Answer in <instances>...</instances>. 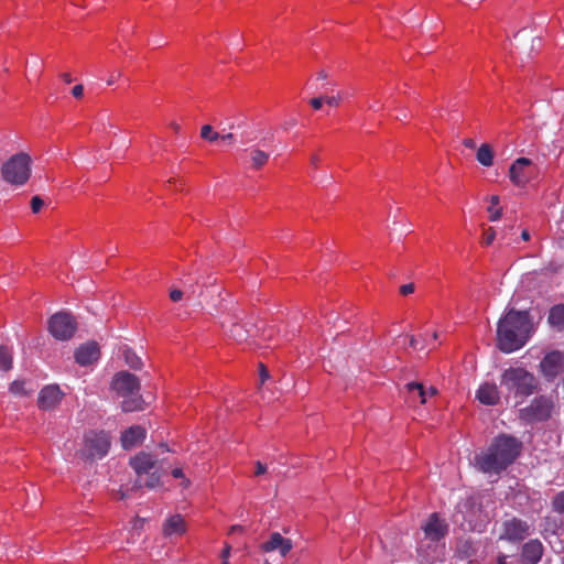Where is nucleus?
Masks as SVG:
<instances>
[{
    "instance_id": "obj_1",
    "label": "nucleus",
    "mask_w": 564,
    "mask_h": 564,
    "mask_svg": "<svg viewBox=\"0 0 564 564\" xmlns=\"http://www.w3.org/2000/svg\"><path fill=\"white\" fill-rule=\"evenodd\" d=\"M533 333L532 317L529 311L510 308L497 325V347L505 354L522 348Z\"/></svg>"
},
{
    "instance_id": "obj_2",
    "label": "nucleus",
    "mask_w": 564,
    "mask_h": 564,
    "mask_svg": "<svg viewBox=\"0 0 564 564\" xmlns=\"http://www.w3.org/2000/svg\"><path fill=\"white\" fill-rule=\"evenodd\" d=\"M521 448L518 438L501 434L495 437L487 452L475 457L476 465L485 474H499L517 459Z\"/></svg>"
},
{
    "instance_id": "obj_3",
    "label": "nucleus",
    "mask_w": 564,
    "mask_h": 564,
    "mask_svg": "<svg viewBox=\"0 0 564 564\" xmlns=\"http://www.w3.org/2000/svg\"><path fill=\"white\" fill-rule=\"evenodd\" d=\"M500 386L507 391V398H514L519 404L536 392L539 381L523 367H509L500 376Z\"/></svg>"
},
{
    "instance_id": "obj_4",
    "label": "nucleus",
    "mask_w": 564,
    "mask_h": 564,
    "mask_svg": "<svg viewBox=\"0 0 564 564\" xmlns=\"http://www.w3.org/2000/svg\"><path fill=\"white\" fill-rule=\"evenodd\" d=\"M111 388L119 395L124 398L121 403L123 412L142 410L143 400L141 395H139L140 381L137 376L128 371H120L113 376Z\"/></svg>"
},
{
    "instance_id": "obj_5",
    "label": "nucleus",
    "mask_w": 564,
    "mask_h": 564,
    "mask_svg": "<svg viewBox=\"0 0 564 564\" xmlns=\"http://www.w3.org/2000/svg\"><path fill=\"white\" fill-rule=\"evenodd\" d=\"M31 158L24 152L8 159L1 167V174L7 183L15 186L24 185L31 176Z\"/></svg>"
},
{
    "instance_id": "obj_6",
    "label": "nucleus",
    "mask_w": 564,
    "mask_h": 564,
    "mask_svg": "<svg viewBox=\"0 0 564 564\" xmlns=\"http://www.w3.org/2000/svg\"><path fill=\"white\" fill-rule=\"evenodd\" d=\"M553 406L550 398L535 397L529 405L519 410V419L527 424L546 421L551 417Z\"/></svg>"
},
{
    "instance_id": "obj_7",
    "label": "nucleus",
    "mask_w": 564,
    "mask_h": 564,
    "mask_svg": "<svg viewBox=\"0 0 564 564\" xmlns=\"http://www.w3.org/2000/svg\"><path fill=\"white\" fill-rule=\"evenodd\" d=\"M110 444L108 433L104 431H89L84 436V447L80 451L82 456L90 460L100 459L109 452Z\"/></svg>"
},
{
    "instance_id": "obj_8",
    "label": "nucleus",
    "mask_w": 564,
    "mask_h": 564,
    "mask_svg": "<svg viewBox=\"0 0 564 564\" xmlns=\"http://www.w3.org/2000/svg\"><path fill=\"white\" fill-rule=\"evenodd\" d=\"M77 330L75 317L66 312H58L48 321V332L57 340L70 339Z\"/></svg>"
},
{
    "instance_id": "obj_9",
    "label": "nucleus",
    "mask_w": 564,
    "mask_h": 564,
    "mask_svg": "<svg viewBox=\"0 0 564 564\" xmlns=\"http://www.w3.org/2000/svg\"><path fill=\"white\" fill-rule=\"evenodd\" d=\"M130 466L137 474V479L131 487V490H138L143 488V479L144 474H150V471L155 470L159 467V460L150 453L140 452L134 457L130 459Z\"/></svg>"
},
{
    "instance_id": "obj_10",
    "label": "nucleus",
    "mask_w": 564,
    "mask_h": 564,
    "mask_svg": "<svg viewBox=\"0 0 564 564\" xmlns=\"http://www.w3.org/2000/svg\"><path fill=\"white\" fill-rule=\"evenodd\" d=\"M530 534V524L517 517L507 519L501 523V532L499 540H505L510 543H519Z\"/></svg>"
},
{
    "instance_id": "obj_11",
    "label": "nucleus",
    "mask_w": 564,
    "mask_h": 564,
    "mask_svg": "<svg viewBox=\"0 0 564 564\" xmlns=\"http://www.w3.org/2000/svg\"><path fill=\"white\" fill-rule=\"evenodd\" d=\"M531 165L532 161L530 159H517L509 169V178L511 183L518 187H524L531 178Z\"/></svg>"
},
{
    "instance_id": "obj_12",
    "label": "nucleus",
    "mask_w": 564,
    "mask_h": 564,
    "mask_svg": "<svg viewBox=\"0 0 564 564\" xmlns=\"http://www.w3.org/2000/svg\"><path fill=\"white\" fill-rule=\"evenodd\" d=\"M421 529L426 539L436 542L447 534L448 525L434 512L429 517L426 522L422 524Z\"/></svg>"
},
{
    "instance_id": "obj_13",
    "label": "nucleus",
    "mask_w": 564,
    "mask_h": 564,
    "mask_svg": "<svg viewBox=\"0 0 564 564\" xmlns=\"http://www.w3.org/2000/svg\"><path fill=\"white\" fill-rule=\"evenodd\" d=\"M63 395L58 386H45L39 393L37 405L44 411L53 410L61 403Z\"/></svg>"
},
{
    "instance_id": "obj_14",
    "label": "nucleus",
    "mask_w": 564,
    "mask_h": 564,
    "mask_svg": "<svg viewBox=\"0 0 564 564\" xmlns=\"http://www.w3.org/2000/svg\"><path fill=\"white\" fill-rule=\"evenodd\" d=\"M564 356L562 352L554 350L544 356L540 362L541 372L547 378H555L562 370Z\"/></svg>"
},
{
    "instance_id": "obj_15",
    "label": "nucleus",
    "mask_w": 564,
    "mask_h": 564,
    "mask_svg": "<svg viewBox=\"0 0 564 564\" xmlns=\"http://www.w3.org/2000/svg\"><path fill=\"white\" fill-rule=\"evenodd\" d=\"M228 332L237 343H247L250 338L258 336L259 328L249 321L231 322Z\"/></svg>"
},
{
    "instance_id": "obj_16",
    "label": "nucleus",
    "mask_w": 564,
    "mask_h": 564,
    "mask_svg": "<svg viewBox=\"0 0 564 564\" xmlns=\"http://www.w3.org/2000/svg\"><path fill=\"white\" fill-rule=\"evenodd\" d=\"M292 547V541L283 538L279 532L271 533L269 540L261 544V550L263 552L278 551L282 557H285Z\"/></svg>"
},
{
    "instance_id": "obj_17",
    "label": "nucleus",
    "mask_w": 564,
    "mask_h": 564,
    "mask_svg": "<svg viewBox=\"0 0 564 564\" xmlns=\"http://www.w3.org/2000/svg\"><path fill=\"white\" fill-rule=\"evenodd\" d=\"M100 356L99 346L95 341L80 345L74 354L75 360L80 366H89Z\"/></svg>"
},
{
    "instance_id": "obj_18",
    "label": "nucleus",
    "mask_w": 564,
    "mask_h": 564,
    "mask_svg": "<svg viewBox=\"0 0 564 564\" xmlns=\"http://www.w3.org/2000/svg\"><path fill=\"white\" fill-rule=\"evenodd\" d=\"M544 552L542 542L538 539L529 540L522 545L521 558L524 564H538Z\"/></svg>"
},
{
    "instance_id": "obj_19",
    "label": "nucleus",
    "mask_w": 564,
    "mask_h": 564,
    "mask_svg": "<svg viewBox=\"0 0 564 564\" xmlns=\"http://www.w3.org/2000/svg\"><path fill=\"white\" fill-rule=\"evenodd\" d=\"M476 399L485 405H497L500 402V391L496 383L485 382L476 391Z\"/></svg>"
},
{
    "instance_id": "obj_20",
    "label": "nucleus",
    "mask_w": 564,
    "mask_h": 564,
    "mask_svg": "<svg viewBox=\"0 0 564 564\" xmlns=\"http://www.w3.org/2000/svg\"><path fill=\"white\" fill-rule=\"evenodd\" d=\"M145 430L139 425H133L127 429L121 434V444L124 449H131L141 444L145 438Z\"/></svg>"
},
{
    "instance_id": "obj_21",
    "label": "nucleus",
    "mask_w": 564,
    "mask_h": 564,
    "mask_svg": "<svg viewBox=\"0 0 564 564\" xmlns=\"http://www.w3.org/2000/svg\"><path fill=\"white\" fill-rule=\"evenodd\" d=\"M186 531V524L182 516L174 514L166 519L163 525L165 536L182 535Z\"/></svg>"
},
{
    "instance_id": "obj_22",
    "label": "nucleus",
    "mask_w": 564,
    "mask_h": 564,
    "mask_svg": "<svg viewBox=\"0 0 564 564\" xmlns=\"http://www.w3.org/2000/svg\"><path fill=\"white\" fill-rule=\"evenodd\" d=\"M547 323L557 330L564 329V304H556L550 308Z\"/></svg>"
},
{
    "instance_id": "obj_23",
    "label": "nucleus",
    "mask_w": 564,
    "mask_h": 564,
    "mask_svg": "<svg viewBox=\"0 0 564 564\" xmlns=\"http://www.w3.org/2000/svg\"><path fill=\"white\" fill-rule=\"evenodd\" d=\"M476 160L482 166L489 167L494 164V150L488 143H482L476 153Z\"/></svg>"
},
{
    "instance_id": "obj_24",
    "label": "nucleus",
    "mask_w": 564,
    "mask_h": 564,
    "mask_svg": "<svg viewBox=\"0 0 564 564\" xmlns=\"http://www.w3.org/2000/svg\"><path fill=\"white\" fill-rule=\"evenodd\" d=\"M13 367V352L8 346L0 345V371L8 372Z\"/></svg>"
},
{
    "instance_id": "obj_25",
    "label": "nucleus",
    "mask_w": 564,
    "mask_h": 564,
    "mask_svg": "<svg viewBox=\"0 0 564 564\" xmlns=\"http://www.w3.org/2000/svg\"><path fill=\"white\" fill-rule=\"evenodd\" d=\"M406 391L414 398H420L422 404L426 402L427 392L422 383L419 382H409L405 384Z\"/></svg>"
},
{
    "instance_id": "obj_26",
    "label": "nucleus",
    "mask_w": 564,
    "mask_h": 564,
    "mask_svg": "<svg viewBox=\"0 0 564 564\" xmlns=\"http://www.w3.org/2000/svg\"><path fill=\"white\" fill-rule=\"evenodd\" d=\"M252 167L259 170L269 161L270 154L259 149H253L250 153Z\"/></svg>"
},
{
    "instance_id": "obj_27",
    "label": "nucleus",
    "mask_w": 564,
    "mask_h": 564,
    "mask_svg": "<svg viewBox=\"0 0 564 564\" xmlns=\"http://www.w3.org/2000/svg\"><path fill=\"white\" fill-rule=\"evenodd\" d=\"M144 476H147V480L143 481V487L154 489L161 485L162 473L160 471V468L150 471V474H144Z\"/></svg>"
},
{
    "instance_id": "obj_28",
    "label": "nucleus",
    "mask_w": 564,
    "mask_h": 564,
    "mask_svg": "<svg viewBox=\"0 0 564 564\" xmlns=\"http://www.w3.org/2000/svg\"><path fill=\"white\" fill-rule=\"evenodd\" d=\"M126 364L132 369H141L142 361L140 357L130 348H127L123 352Z\"/></svg>"
},
{
    "instance_id": "obj_29",
    "label": "nucleus",
    "mask_w": 564,
    "mask_h": 564,
    "mask_svg": "<svg viewBox=\"0 0 564 564\" xmlns=\"http://www.w3.org/2000/svg\"><path fill=\"white\" fill-rule=\"evenodd\" d=\"M200 137H202V139L214 143L217 140H219L220 134L218 132L214 131V129L210 124H205L200 129Z\"/></svg>"
},
{
    "instance_id": "obj_30",
    "label": "nucleus",
    "mask_w": 564,
    "mask_h": 564,
    "mask_svg": "<svg viewBox=\"0 0 564 564\" xmlns=\"http://www.w3.org/2000/svg\"><path fill=\"white\" fill-rule=\"evenodd\" d=\"M552 509L564 516V490L558 491L552 499Z\"/></svg>"
},
{
    "instance_id": "obj_31",
    "label": "nucleus",
    "mask_w": 564,
    "mask_h": 564,
    "mask_svg": "<svg viewBox=\"0 0 564 564\" xmlns=\"http://www.w3.org/2000/svg\"><path fill=\"white\" fill-rule=\"evenodd\" d=\"M9 391L17 395L25 394L24 391V381L23 380H14L9 386Z\"/></svg>"
},
{
    "instance_id": "obj_32",
    "label": "nucleus",
    "mask_w": 564,
    "mask_h": 564,
    "mask_svg": "<svg viewBox=\"0 0 564 564\" xmlns=\"http://www.w3.org/2000/svg\"><path fill=\"white\" fill-rule=\"evenodd\" d=\"M43 206H44V200L39 195H35L32 197V199H31L32 213H34V214L40 213V210L42 209Z\"/></svg>"
},
{
    "instance_id": "obj_33",
    "label": "nucleus",
    "mask_w": 564,
    "mask_h": 564,
    "mask_svg": "<svg viewBox=\"0 0 564 564\" xmlns=\"http://www.w3.org/2000/svg\"><path fill=\"white\" fill-rule=\"evenodd\" d=\"M496 239V230L492 227H489L484 232V243L489 246Z\"/></svg>"
},
{
    "instance_id": "obj_34",
    "label": "nucleus",
    "mask_w": 564,
    "mask_h": 564,
    "mask_svg": "<svg viewBox=\"0 0 564 564\" xmlns=\"http://www.w3.org/2000/svg\"><path fill=\"white\" fill-rule=\"evenodd\" d=\"M488 213L490 214L489 215L490 221H497L502 216V208L501 207L496 208V207L489 206Z\"/></svg>"
},
{
    "instance_id": "obj_35",
    "label": "nucleus",
    "mask_w": 564,
    "mask_h": 564,
    "mask_svg": "<svg viewBox=\"0 0 564 564\" xmlns=\"http://www.w3.org/2000/svg\"><path fill=\"white\" fill-rule=\"evenodd\" d=\"M324 99L328 106L338 107L341 101V95L340 93H338L337 95L334 96H324Z\"/></svg>"
},
{
    "instance_id": "obj_36",
    "label": "nucleus",
    "mask_w": 564,
    "mask_h": 564,
    "mask_svg": "<svg viewBox=\"0 0 564 564\" xmlns=\"http://www.w3.org/2000/svg\"><path fill=\"white\" fill-rule=\"evenodd\" d=\"M424 341V345H419L420 341L415 336L410 337V346L414 349H423L424 347H429L431 345L430 341H427L425 338L422 339Z\"/></svg>"
},
{
    "instance_id": "obj_37",
    "label": "nucleus",
    "mask_w": 564,
    "mask_h": 564,
    "mask_svg": "<svg viewBox=\"0 0 564 564\" xmlns=\"http://www.w3.org/2000/svg\"><path fill=\"white\" fill-rule=\"evenodd\" d=\"M297 124V120L296 118L294 117H290L288 119H285L283 121V123L281 124V128L284 130V131H289L290 129L294 128L295 126Z\"/></svg>"
},
{
    "instance_id": "obj_38",
    "label": "nucleus",
    "mask_w": 564,
    "mask_h": 564,
    "mask_svg": "<svg viewBox=\"0 0 564 564\" xmlns=\"http://www.w3.org/2000/svg\"><path fill=\"white\" fill-rule=\"evenodd\" d=\"M184 296V292L180 289H172L170 291V299L173 301V302H178L183 299Z\"/></svg>"
},
{
    "instance_id": "obj_39",
    "label": "nucleus",
    "mask_w": 564,
    "mask_h": 564,
    "mask_svg": "<svg viewBox=\"0 0 564 564\" xmlns=\"http://www.w3.org/2000/svg\"><path fill=\"white\" fill-rule=\"evenodd\" d=\"M323 102H325L324 96L315 97L310 100L311 106L315 110H319L323 106Z\"/></svg>"
},
{
    "instance_id": "obj_40",
    "label": "nucleus",
    "mask_w": 564,
    "mask_h": 564,
    "mask_svg": "<svg viewBox=\"0 0 564 564\" xmlns=\"http://www.w3.org/2000/svg\"><path fill=\"white\" fill-rule=\"evenodd\" d=\"M197 281H198V279H192L191 283H189V281L183 282V284H184V286L186 289V293L188 294V296L195 294L194 283H197Z\"/></svg>"
},
{
    "instance_id": "obj_41",
    "label": "nucleus",
    "mask_w": 564,
    "mask_h": 564,
    "mask_svg": "<svg viewBox=\"0 0 564 564\" xmlns=\"http://www.w3.org/2000/svg\"><path fill=\"white\" fill-rule=\"evenodd\" d=\"M415 290V286L413 283L403 284L400 286V293L402 295H409L412 294Z\"/></svg>"
},
{
    "instance_id": "obj_42",
    "label": "nucleus",
    "mask_w": 564,
    "mask_h": 564,
    "mask_svg": "<svg viewBox=\"0 0 564 564\" xmlns=\"http://www.w3.org/2000/svg\"><path fill=\"white\" fill-rule=\"evenodd\" d=\"M267 470H268V468H267L265 464L261 463L260 460L256 462V471H254L256 476L264 475L267 473Z\"/></svg>"
},
{
    "instance_id": "obj_43",
    "label": "nucleus",
    "mask_w": 564,
    "mask_h": 564,
    "mask_svg": "<svg viewBox=\"0 0 564 564\" xmlns=\"http://www.w3.org/2000/svg\"><path fill=\"white\" fill-rule=\"evenodd\" d=\"M259 376L261 383H263L269 378V371L267 370L263 364H260Z\"/></svg>"
},
{
    "instance_id": "obj_44",
    "label": "nucleus",
    "mask_w": 564,
    "mask_h": 564,
    "mask_svg": "<svg viewBox=\"0 0 564 564\" xmlns=\"http://www.w3.org/2000/svg\"><path fill=\"white\" fill-rule=\"evenodd\" d=\"M83 93H84V87L83 85H76L73 87L72 89V95L75 97V98H80L83 96Z\"/></svg>"
},
{
    "instance_id": "obj_45",
    "label": "nucleus",
    "mask_w": 564,
    "mask_h": 564,
    "mask_svg": "<svg viewBox=\"0 0 564 564\" xmlns=\"http://www.w3.org/2000/svg\"><path fill=\"white\" fill-rule=\"evenodd\" d=\"M230 552H231V545L228 543H225V546H224V549L221 551V555H220L221 558L223 560L229 558Z\"/></svg>"
},
{
    "instance_id": "obj_46",
    "label": "nucleus",
    "mask_w": 564,
    "mask_h": 564,
    "mask_svg": "<svg viewBox=\"0 0 564 564\" xmlns=\"http://www.w3.org/2000/svg\"><path fill=\"white\" fill-rule=\"evenodd\" d=\"M321 162V158L317 154H313L310 159V163L312 167L317 169L318 164Z\"/></svg>"
},
{
    "instance_id": "obj_47",
    "label": "nucleus",
    "mask_w": 564,
    "mask_h": 564,
    "mask_svg": "<svg viewBox=\"0 0 564 564\" xmlns=\"http://www.w3.org/2000/svg\"><path fill=\"white\" fill-rule=\"evenodd\" d=\"M243 527L240 525V524H234L229 528V534H234V533H237V532H243Z\"/></svg>"
},
{
    "instance_id": "obj_48",
    "label": "nucleus",
    "mask_w": 564,
    "mask_h": 564,
    "mask_svg": "<svg viewBox=\"0 0 564 564\" xmlns=\"http://www.w3.org/2000/svg\"><path fill=\"white\" fill-rule=\"evenodd\" d=\"M327 78H328V74H327V72H326V70L321 69L319 72H317V74H316V79H317V80H323V82H325V80H327Z\"/></svg>"
},
{
    "instance_id": "obj_49",
    "label": "nucleus",
    "mask_w": 564,
    "mask_h": 564,
    "mask_svg": "<svg viewBox=\"0 0 564 564\" xmlns=\"http://www.w3.org/2000/svg\"><path fill=\"white\" fill-rule=\"evenodd\" d=\"M463 144L466 148H468V149H475L476 148V142L473 139H470V138L464 139Z\"/></svg>"
},
{
    "instance_id": "obj_50",
    "label": "nucleus",
    "mask_w": 564,
    "mask_h": 564,
    "mask_svg": "<svg viewBox=\"0 0 564 564\" xmlns=\"http://www.w3.org/2000/svg\"><path fill=\"white\" fill-rule=\"evenodd\" d=\"M219 139L223 140V141H227V142H229L231 144V143H234L235 137H234L232 133H227V134H220Z\"/></svg>"
},
{
    "instance_id": "obj_51",
    "label": "nucleus",
    "mask_w": 564,
    "mask_h": 564,
    "mask_svg": "<svg viewBox=\"0 0 564 564\" xmlns=\"http://www.w3.org/2000/svg\"><path fill=\"white\" fill-rule=\"evenodd\" d=\"M172 476L174 478H184V473L181 468H174L172 471H171Z\"/></svg>"
},
{
    "instance_id": "obj_52",
    "label": "nucleus",
    "mask_w": 564,
    "mask_h": 564,
    "mask_svg": "<svg viewBox=\"0 0 564 564\" xmlns=\"http://www.w3.org/2000/svg\"><path fill=\"white\" fill-rule=\"evenodd\" d=\"M508 556L503 553L499 554L497 557V564H507Z\"/></svg>"
},
{
    "instance_id": "obj_53",
    "label": "nucleus",
    "mask_w": 564,
    "mask_h": 564,
    "mask_svg": "<svg viewBox=\"0 0 564 564\" xmlns=\"http://www.w3.org/2000/svg\"><path fill=\"white\" fill-rule=\"evenodd\" d=\"M61 77L66 84H70L73 82V78L69 73H63Z\"/></svg>"
},
{
    "instance_id": "obj_54",
    "label": "nucleus",
    "mask_w": 564,
    "mask_h": 564,
    "mask_svg": "<svg viewBox=\"0 0 564 564\" xmlns=\"http://www.w3.org/2000/svg\"><path fill=\"white\" fill-rule=\"evenodd\" d=\"M499 202H500L499 196H497V195H492V196L490 197V204H491V206H492V207L498 206V205H499Z\"/></svg>"
},
{
    "instance_id": "obj_55",
    "label": "nucleus",
    "mask_w": 564,
    "mask_h": 564,
    "mask_svg": "<svg viewBox=\"0 0 564 564\" xmlns=\"http://www.w3.org/2000/svg\"><path fill=\"white\" fill-rule=\"evenodd\" d=\"M426 392H427V397H433V395H435V394L437 393V389H436L435 387L431 386V387L426 390Z\"/></svg>"
},
{
    "instance_id": "obj_56",
    "label": "nucleus",
    "mask_w": 564,
    "mask_h": 564,
    "mask_svg": "<svg viewBox=\"0 0 564 564\" xmlns=\"http://www.w3.org/2000/svg\"><path fill=\"white\" fill-rule=\"evenodd\" d=\"M521 239L524 241H528L530 239V234L527 229L522 230L521 232Z\"/></svg>"
},
{
    "instance_id": "obj_57",
    "label": "nucleus",
    "mask_w": 564,
    "mask_h": 564,
    "mask_svg": "<svg viewBox=\"0 0 564 564\" xmlns=\"http://www.w3.org/2000/svg\"><path fill=\"white\" fill-rule=\"evenodd\" d=\"M116 78H117L116 76L111 75V76L108 78L107 84H108V85H112V84L116 82Z\"/></svg>"
},
{
    "instance_id": "obj_58",
    "label": "nucleus",
    "mask_w": 564,
    "mask_h": 564,
    "mask_svg": "<svg viewBox=\"0 0 564 564\" xmlns=\"http://www.w3.org/2000/svg\"><path fill=\"white\" fill-rule=\"evenodd\" d=\"M437 337H438L437 332H434V333L432 334V340H436V339H437Z\"/></svg>"
},
{
    "instance_id": "obj_59",
    "label": "nucleus",
    "mask_w": 564,
    "mask_h": 564,
    "mask_svg": "<svg viewBox=\"0 0 564 564\" xmlns=\"http://www.w3.org/2000/svg\"><path fill=\"white\" fill-rule=\"evenodd\" d=\"M160 447L166 452L170 451L166 444H161Z\"/></svg>"
},
{
    "instance_id": "obj_60",
    "label": "nucleus",
    "mask_w": 564,
    "mask_h": 564,
    "mask_svg": "<svg viewBox=\"0 0 564 564\" xmlns=\"http://www.w3.org/2000/svg\"><path fill=\"white\" fill-rule=\"evenodd\" d=\"M368 108H369V109H375V108H376V102L369 104V105H368Z\"/></svg>"
},
{
    "instance_id": "obj_61",
    "label": "nucleus",
    "mask_w": 564,
    "mask_h": 564,
    "mask_svg": "<svg viewBox=\"0 0 564 564\" xmlns=\"http://www.w3.org/2000/svg\"><path fill=\"white\" fill-rule=\"evenodd\" d=\"M189 486V480L188 479H184V487H188Z\"/></svg>"
},
{
    "instance_id": "obj_62",
    "label": "nucleus",
    "mask_w": 564,
    "mask_h": 564,
    "mask_svg": "<svg viewBox=\"0 0 564 564\" xmlns=\"http://www.w3.org/2000/svg\"><path fill=\"white\" fill-rule=\"evenodd\" d=\"M328 85L334 86V84H333L332 82H328V83H326V84L322 85V87H321V88H324L325 86H328Z\"/></svg>"
},
{
    "instance_id": "obj_63",
    "label": "nucleus",
    "mask_w": 564,
    "mask_h": 564,
    "mask_svg": "<svg viewBox=\"0 0 564 564\" xmlns=\"http://www.w3.org/2000/svg\"><path fill=\"white\" fill-rule=\"evenodd\" d=\"M178 129H180L178 124H176V123L173 124V130L178 131Z\"/></svg>"
},
{
    "instance_id": "obj_64",
    "label": "nucleus",
    "mask_w": 564,
    "mask_h": 564,
    "mask_svg": "<svg viewBox=\"0 0 564 564\" xmlns=\"http://www.w3.org/2000/svg\"><path fill=\"white\" fill-rule=\"evenodd\" d=\"M221 564H230V563H229L228 558H226V560H223Z\"/></svg>"
}]
</instances>
